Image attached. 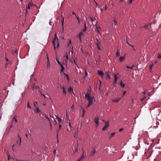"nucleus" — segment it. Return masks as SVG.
Masks as SVG:
<instances>
[{
	"mask_svg": "<svg viewBox=\"0 0 161 161\" xmlns=\"http://www.w3.org/2000/svg\"><path fill=\"white\" fill-rule=\"evenodd\" d=\"M97 73L98 75H99L100 76L102 77H103V73L102 71L98 70L97 71Z\"/></svg>",
	"mask_w": 161,
	"mask_h": 161,
	"instance_id": "9d476101",
	"label": "nucleus"
},
{
	"mask_svg": "<svg viewBox=\"0 0 161 161\" xmlns=\"http://www.w3.org/2000/svg\"><path fill=\"white\" fill-rule=\"evenodd\" d=\"M158 58H161V55H158L157 57Z\"/></svg>",
	"mask_w": 161,
	"mask_h": 161,
	"instance_id": "a19ab883",
	"label": "nucleus"
},
{
	"mask_svg": "<svg viewBox=\"0 0 161 161\" xmlns=\"http://www.w3.org/2000/svg\"><path fill=\"white\" fill-rule=\"evenodd\" d=\"M96 31H97V32H98L99 33H100V32H99V31L98 30H96Z\"/></svg>",
	"mask_w": 161,
	"mask_h": 161,
	"instance_id": "69168bd1",
	"label": "nucleus"
},
{
	"mask_svg": "<svg viewBox=\"0 0 161 161\" xmlns=\"http://www.w3.org/2000/svg\"><path fill=\"white\" fill-rule=\"evenodd\" d=\"M83 114H85V110L84 109H83Z\"/></svg>",
	"mask_w": 161,
	"mask_h": 161,
	"instance_id": "680f3d73",
	"label": "nucleus"
},
{
	"mask_svg": "<svg viewBox=\"0 0 161 161\" xmlns=\"http://www.w3.org/2000/svg\"><path fill=\"white\" fill-rule=\"evenodd\" d=\"M125 57L124 56L120 57L119 58V61L120 62H122L125 59Z\"/></svg>",
	"mask_w": 161,
	"mask_h": 161,
	"instance_id": "9b49d317",
	"label": "nucleus"
},
{
	"mask_svg": "<svg viewBox=\"0 0 161 161\" xmlns=\"http://www.w3.org/2000/svg\"><path fill=\"white\" fill-rule=\"evenodd\" d=\"M18 136L19 137V139L16 141L17 144L19 146H20L21 143V138L19 136V134H18Z\"/></svg>",
	"mask_w": 161,
	"mask_h": 161,
	"instance_id": "20e7f679",
	"label": "nucleus"
},
{
	"mask_svg": "<svg viewBox=\"0 0 161 161\" xmlns=\"http://www.w3.org/2000/svg\"><path fill=\"white\" fill-rule=\"evenodd\" d=\"M56 61H57V62L58 64H61V63L59 62V60H58L57 59H56Z\"/></svg>",
	"mask_w": 161,
	"mask_h": 161,
	"instance_id": "58836bf2",
	"label": "nucleus"
},
{
	"mask_svg": "<svg viewBox=\"0 0 161 161\" xmlns=\"http://www.w3.org/2000/svg\"><path fill=\"white\" fill-rule=\"evenodd\" d=\"M37 103V102H34V106L36 107V104Z\"/></svg>",
	"mask_w": 161,
	"mask_h": 161,
	"instance_id": "37998d69",
	"label": "nucleus"
},
{
	"mask_svg": "<svg viewBox=\"0 0 161 161\" xmlns=\"http://www.w3.org/2000/svg\"><path fill=\"white\" fill-rule=\"evenodd\" d=\"M76 17V19H77V20H78V23H80V22H79V16H75Z\"/></svg>",
	"mask_w": 161,
	"mask_h": 161,
	"instance_id": "f704fd0d",
	"label": "nucleus"
},
{
	"mask_svg": "<svg viewBox=\"0 0 161 161\" xmlns=\"http://www.w3.org/2000/svg\"><path fill=\"white\" fill-rule=\"evenodd\" d=\"M120 85L122 88H123L125 86V84L123 83L122 81H121L120 82Z\"/></svg>",
	"mask_w": 161,
	"mask_h": 161,
	"instance_id": "2eb2a0df",
	"label": "nucleus"
},
{
	"mask_svg": "<svg viewBox=\"0 0 161 161\" xmlns=\"http://www.w3.org/2000/svg\"><path fill=\"white\" fill-rule=\"evenodd\" d=\"M134 65H133V66L132 67H129L128 66H126V68H129V69H133V67H134Z\"/></svg>",
	"mask_w": 161,
	"mask_h": 161,
	"instance_id": "2f4dec72",
	"label": "nucleus"
},
{
	"mask_svg": "<svg viewBox=\"0 0 161 161\" xmlns=\"http://www.w3.org/2000/svg\"><path fill=\"white\" fill-rule=\"evenodd\" d=\"M132 1V0H129V2L130 3H131Z\"/></svg>",
	"mask_w": 161,
	"mask_h": 161,
	"instance_id": "6e6d98bb",
	"label": "nucleus"
},
{
	"mask_svg": "<svg viewBox=\"0 0 161 161\" xmlns=\"http://www.w3.org/2000/svg\"><path fill=\"white\" fill-rule=\"evenodd\" d=\"M115 134V133H112L111 134V137H113L114 135Z\"/></svg>",
	"mask_w": 161,
	"mask_h": 161,
	"instance_id": "c9c22d12",
	"label": "nucleus"
},
{
	"mask_svg": "<svg viewBox=\"0 0 161 161\" xmlns=\"http://www.w3.org/2000/svg\"><path fill=\"white\" fill-rule=\"evenodd\" d=\"M61 66V69L60 72L61 73L62 72H64V68L63 65L61 63V64H59Z\"/></svg>",
	"mask_w": 161,
	"mask_h": 161,
	"instance_id": "f8f14e48",
	"label": "nucleus"
},
{
	"mask_svg": "<svg viewBox=\"0 0 161 161\" xmlns=\"http://www.w3.org/2000/svg\"><path fill=\"white\" fill-rule=\"evenodd\" d=\"M117 82L115 81H114L113 82V84L115 86V84Z\"/></svg>",
	"mask_w": 161,
	"mask_h": 161,
	"instance_id": "79ce46f5",
	"label": "nucleus"
},
{
	"mask_svg": "<svg viewBox=\"0 0 161 161\" xmlns=\"http://www.w3.org/2000/svg\"><path fill=\"white\" fill-rule=\"evenodd\" d=\"M77 39L78 40H79L80 41V42H81V36H79V35H78L77 36Z\"/></svg>",
	"mask_w": 161,
	"mask_h": 161,
	"instance_id": "a878e982",
	"label": "nucleus"
},
{
	"mask_svg": "<svg viewBox=\"0 0 161 161\" xmlns=\"http://www.w3.org/2000/svg\"><path fill=\"white\" fill-rule=\"evenodd\" d=\"M95 122L97 124L96 126L97 127L99 122V118L98 117H96L95 119Z\"/></svg>",
	"mask_w": 161,
	"mask_h": 161,
	"instance_id": "6e6552de",
	"label": "nucleus"
},
{
	"mask_svg": "<svg viewBox=\"0 0 161 161\" xmlns=\"http://www.w3.org/2000/svg\"><path fill=\"white\" fill-rule=\"evenodd\" d=\"M61 89L63 90V93L64 96H65L66 94V92L65 90V89L64 87H61Z\"/></svg>",
	"mask_w": 161,
	"mask_h": 161,
	"instance_id": "1a4fd4ad",
	"label": "nucleus"
},
{
	"mask_svg": "<svg viewBox=\"0 0 161 161\" xmlns=\"http://www.w3.org/2000/svg\"><path fill=\"white\" fill-rule=\"evenodd\" d=\"M61 125L60 124V123H59V128H58V129L57 130V136H58V134L59 132V131L61 129Z\"/></svg>",
	"mask_w": 161,
	"mask_h": 161,
	"instance_id": "4468645a",
	"label": "nucleus"
},
{
	"mask_svg": "<svg viewBox=\"0 0 161 161\" xmlns=\"http://www.w3.org/2000/svg\"><path fill=\"white\" fill-rule=\"evenodd\" d=\"M30 5H31V3H30L29 4H28V8L29 9V8H30Z\"/></svg>",
	"mask_w": 161,
	"mask_h": 161,
	"instance_id": "4d7b16f0",
	"label": "nucleus"
},
{
	"mask_svg": "<svg viewBox=\"0 0 161 161\" xmlns=\"http://www.w3.org/2000/svg\"><path fill=\"white\" fill-rule=\"evenodd\" d=\"M49 123L50 124V127L51 128V129H52V125L51 123Z\"/></svg>",
	"mask_w": 161,
	"mask_h": 161,
	"instance_id": "052dcab7",
	"label": "nucleus"
},
{
	"mask_svg": "<svg viewBox=\"0 0 161 161\" xmlns=\"http://www.w3.org/2000/svg\"><path fill=\"white\" fill-rule=\"evenodd\" d=\"M114 81L117 82V80L118 78V77L117 76L116 74H114Z\"/></svg>",
	"mask_w": 161,
	"mask_h": 161,
	"instance_id": "dca6fc26",
	"label": "nucleus"
},
{
	"mask_svg": "<svg viewBox=\"0 0 161 161\" xmlns=\"http://www.w3.org/2000/svg\"><path fill=\"white\" fill-rule=\"evenodd\" d=\"M84 28H86V22H85L84 23Z\"/></svg>",
	"mask_w": 161,
	"mask_h": 161,
	"instance_id": "49530a36",
	"label": "nucleus"
},
{
	"mask_svg": "<svg viewBox=\"0 0 161 161\" xmlns=\"http://www.w3.org/2000/svg\"><path fill=\"white\" fill-rule=\"evenodd\" d=\"M69 129L68 128V127H67V130L68 131H70L72 130V129L71 127V123H70L69 122Z\"/></svg>",
	"mask_w": 161,
	"mask_h": 161,
	"instance_id": "aec40b11",
	"label": "nucleus"
},
{
	"mask_svg": "<svg viewBox=\"0 0 161 161\" xmlns=\"http://www.w3.org/2000/svg\"><path fill=\"white\" fill-rule=\"evenodd\" d=\"M120 99V97H117L114 99H113L112 100V101L113 102L117 103L119 101Z\"/></svg>",
	"mask_w": 161,
	"mask_h": 161,
	"instance_id": "39448f33",
	"label": "nucleus"
},
{
	"mask_svg": "<svg viewBox=\"0 0 161 161\" xmlns=\"http://www.w3.org/2000/svg\"><path fill=\"white\" fill-rule=\"evenodd\" d=\"M77 151V149H76L75 150V152H76Z\"/></svg>",
	"mask_w": 161,
	"mask_h": 161,
	"instance_id": "774afa93",
	"label": "nucleus"
},
{
	"mask_svg": "<svg viewBox=\"0 0 161 161\" xmlns=\"http://www.w3.org/2000/svg\"><path fill=\"white\" fill-rule=\"evenodd\" d=\"M58 40V37L57 36V35L56 34H55L54 37L53 39V44L54 47V49L55 50V43L56 42H57Z\"/></svg>",
	"mask_w": 161,
	"mask_h": 161,
	"instance_id": "f03ea898",
	"label": "nucleus"
},
{
	"mask_svg": "<svg viewBox=\"0 0 161 161\" xmlns=\"http://www.w3.org/2000/svg\"><path fill=\"white\" fill-rule=\"evenodd\" d=\"M90 19L92 22H93V19L92 17H90Z\"/></svg>",
	"mask_w": 161,
	"mask_h": 161,
	"instance_id": "bf43d9fd",
	"label": "nucleus"
},
{
	"mask_svg": "<svg viewBox=\"0 0 161 161\" xmlns=\"http://www.w3.org/2000/svg\"><path fill=\"white\" fill-rule=\"evenodd\" d=\"M56 151L55 150H54V151H53V153H55V152H56Z\"/></svg>",
	"mask_w": 161,
	"mask_h": 161,
	"instance_id": "338daca9",
	"label": "nucleus"
},
{
	"mask_svg": "<svg viewBox=\"0 0 161 161\" xmlns=\"http://www.w3.org/2000/svg\"><path fill=\"white\" fill-rule=\"evenodd\" d=\"M71 44V41L70 40H69V42L68 43V47H69V45Z\"/></svg>",
	"mask_w": 161,
	"mask_h": 161,
	"instance_id": "7c9ffc66",
	"label": "nucleus"
},
{
	"mask_svg": "<svg viewBox=\"0 0 161 161\" xmlns=\"http://www.w3.org/2000/svg\"><path fill=\"white\" fill-rule=\"evenodd\" d=\"M56 119L59 122V123H60V124H61V122L62 121L61 119L58 117H57Z\"/></svg>",
	"mask_w": 161,
	"mask_h": 161,
	"instance_id": "4be33fe9",
	"label": "nucleus"
},
{
	"mask_svg": "<svg viewBox=\"0 0 161 161\" xmlns=\"http://www.w3.org/2000/svg\"><path fill=\"white\" fill-rule=\"evenodd\" d=\"M123 130V128H120L119 130V132H120L121 131Z\"/></svg>",
	"mask_w": 161,
	"mask_h": 161,
	"instance_id": "13d9d810",
	"label": "nucleus"
},
{
	"mask_svg": "<svg viewBox=\"0 0 161 161\" xmlns=\"http://www.w3.org/2000/svg\"><path fill=\"white\" fill-rule=\"evenodd\" d=\"M78 35L81 36H82L84 35V33H83V31H81L80 32L79 34Z\"/></svg>",
	"mask_w": 161,
	"mask_h": 161,
	"instance_id": "c756f323",
	"label": "nucleus"
},
{
	"mask_svg": "<svg viewBox=\"0 0 161 161\" xmlns=\"http://www.w3.org/2000/svg\"><path fill=\"white\" fill-rule=\"evenodd\" d=\"M153 66H154L153 64H151L150 65V66L149 69H150V71L151 72V71H152V69L153 67Z\"/></svg>",
	"mask_w": 161,
	"mask_h": 161,
	"instance_id": "bb28decb",
	"label": "nucleus"
},
{
	"mask_svg": "<svg viewBox=\"0 0 161 161\" xmlns=\"http://www.w3.org/2000/svg\"><path fill=\"white\" fill-rule=\"evenodd\" d=\"M66 56H65L66 58V59H68V55H67V53H66Z\"/></svg>",
	"mask_w": 161,
	"mask_h": 161,
	"instance_id": "3c124183",
	"label": "nucleus"
},
{
	"mask_svg": "<svg viewBox=\"0 0 161 161\" xmlns=\"http://www.w3.org/2000/svg\"><path fill=\"white\" fill-rule=\"evenodd\" d=\"M49 25H51V26H53V23L52 22H51V21H50L49 22Z\"/></svg>",
	"mask_w": 161,
	"mask_h": 161,
	"instance_id": "473e14b6",
	"label": "nucleus"
},
{
	"mask_svg": "<svg viewBox=\"0 0 161 161\" xmlns=\"http://www.w3.org/2000/svg\"><path fill=\"white\" fill-rule=\"evenodd\" d=\"M62 19H61V25L63 26L64 23V18L62 17V15H61Z\"/></svg>",
	"mask_w": 161,
	"mask_h": 161,
	"instance_id": "f3484780",
	"label": "nucleus"
},
{
	"mask_svg": "<svg viewBox=\"0 0 161 161\" xmlns=\"http://www.w3.org/2000/svg\"><path fill=\"white\" fill-rule=\"evenodd\" d=\"M146 98V97H145L143 98H142L141 99L142 101H143L144 100H145V99Z\"/></svg>",
	"mask_w": 161,
	"mask_h": 161,
	"instance_id": "de8ad7c7",
	"label": "nucleus"
},
{
	"mask_svg": "<svg viewBox=\"0 0 161 161\" xmlns=\"http://www.w3.org/2000/svg\"><path fill=\"white\" fill-rule=\"evenodd\" d=\"M74 63H75V64L77 66V64H76V62L75 61V59H74Z\"/></svg>",
	"mask_w": 161,
	"mask_h": 161,
	"instance_id": "5fc2aeb1",
	"label": "nucleus"
},
{
	"mask_svg": "<svg viewBox=\"0 0 161 161\" xmlns=\"http://www.w3.org/2000/svg\"><path fill=\"white\" fill-rule=\"evenodd\" d=\"M86 98L88 100L89 103L87 105L86 108L89 107L92 104V101L94 99L93 97H90L89 94L87 93H86L85 95Z\"/></svg>",
	"mask_w": 161,
	"mask_h": 161,
	"instance_id": "f257e3e1",
	"label": "nucleus"
},
{
	"mask_svg": "<svg viewBox=\"0 0 161 161\" xmlns=\"http://www.w3.org/2000/svg\"><path fill=\"white\" fill-rule=\"evenodd\" d=\"M126 93V91H125L123 93V95L122 96V97H123L124 95Z\"/></svg>",
	"mask_w": 161,
	"mask_h": 161,
	"instance_id": "864d4df0",
	"label": "nucleus"
},
{
	"mask_svg": "<svg viewBox=\"0 0 161 161\" xmlns=\"http://www.w3.org/2000/svg\"><path fill=\"white\" fill-rule=\"evenodd\" d=\"M105 75L107 76L106 78L107 79V78H108L109 80H110V78L108 72H105Z\"/></svg>",
	"mask_w": 161,
	"mask_h": 161,
	"instance_id": "ddd939ff",
	"label": "nucleus"
},
{
	"mask_svg": "<svg viewBox=\"0 0 161 161\" xmlns=\"http://www.w3.org/2000/svg\"><path fill=\"white\" fill-rule=\"evenodd\" d=\"M63 74L65 75V77H66L67 80H69V77L68 75L67 74H65L64 72H63Z\"/></svg>",
	"mask_w": 161,
	"mask_h": 161,
	"instance_id": "b1692460",
	"label": "nucleus"
},
{
	"mask_svg": "<svg viewBox=\"0 0 161 161\" xmlns=\"http://www.w3.org/2000/svg\"><path fill=\"white\" fill-rule=\"evenodd\" d=\"M27 107L30 108H31V107L30 106L29 104V102H28V104H27Z\"/></svg>",
	"mask_w": 161,
	"mask_h": 161,
	"instance_id": "4c0bfd02",
	"label": "nucleus"
},
{
	"mask_svg": "<svg viewBox=\"0 0 161 161\" xmlns=\"http://www.w3.org/2000/svg\"><path fill=\"white\" fill-rule=\"evenodd\" d=\"M8 160H9L10 159L11 157H10V156H9V154H8Z\"/></svg>",
	"mask_w": 161,
	"mask_h": 161,
	"instance_id": "c03bdc74",
	"label": "nucleus"
},
{
	"mask_svg": "<svg viewBox=\"0 0 161 161\" xmlns=\"http://www.w3.org/2000/svg\"><path fill=\"white\" fill-rule=\"evenodd\" d=\"M13 127V124L12 123L10 125V126L9 128H7L6 130V132L7 134H8L9 133V131L10 130V129Z\"/></svg>",
	"mask_w": 161,
	"mask_h": 161,
	"instance_id": "0eeeda50",
	"label": "nucleus"
},
{
	"mask_svg": "<svg viewBox=\"0 0 161 161\" xmlns=\"http://www.w3.org/2000/svg\"><path fill=\"white\" fill-rule=\"evenodd\" d=\"M85 75L86 76H87L88 75V74L86 71H85Z\"/></svg>",
	"mask_w": 161,
	"mask_h": 161,
	"instance_id": "a18cd8bd",
	"label": "nucleus"
},
{
	"mask_svg": "<svg viewBox=\"0 0 161 161\" xmlns=\"http://www.w3.org/2000/svg\"><path fill=\"white\" fill-rule=\"evenodd\" d=\"M100 29V27H99V26H96V29L97 30H98V29Z\"/></svg>",
	"mask_w": 161,
	"mask_h": 161,
	"instance_id": "ea45409f",
	"label": "nucleus"
},
{
	"mask_svg": "<svg viewBox=\"0 0 161 161\" xmlns=\"http://www.w3.org/2000/svg\"><path fill=\"white\" fill-rule=\"evenodd\" d=\"M116 56V57H119L120 56V52L119 49H117Z\"/></svg>",
	"mask_w": 161,
	"mask_h": 161,
	"instance_id": "6ab92c4d",
	"label": "nucleus"
},
{
	"mask_svg": "<svg viewBox=\"0 0 161 161\" xmlns=\"http://www.w3.org/2000/svg\"><path fill=\"white\" fill-rule=\"evenodd\" d=\"M126 42H127V43L128 45H129V46H131V47H133V45H130L129 43H128L127 41H126Z\"/></svg>",
	"mask_w": 161,
	"mask_h": 161,
	"instance_id": "09e8293b",
	"label": "nucleus"
},
{
	"mask_svg": "<svg viewBox=\"0 0 161 161\" xmlns=\"http://www.w3.org/2000/svg\"><path fill=\"white\" fill-rule=\"evenodd\" d=\"M40 110L38 108H36V113H38L39 112H40Z\"/></svg>",
	"mask_w": 161,
	"mask_h": 161,
	"instance_id": "c85d7f7f",
	"label": "nucleus"
},
{
	"mask_svg": "<svg viewBox=\"0 0 161 161\" xmlns=\"http://www.w3.org/2000/svg\"><path fill=\"white\" fill-rule=\"evenodd\" d=\"M17 122V120L16 119V117H14L12 119V122H15L16 123Z\"/></svg>",
	"mask_w": 161,
	"mask_h": 161,
	"instance_id": "a211bd4d",
	"label": "nucleus"
},
{
	"mask_svg": "<svg viewBox=\"0 0 161 161\" xmlns=\"http://www.w3.org/2000/svg\"><path fill=\"white\" fill-rule=\"evenodd\" d=\"M49 66H50V64L48 63V64H47V66L48 67H49Z\"/></svg>",
	"mask_w": 161,
	"mask_h": 161,
	"instance_id": "0e129e2a",
	"label": "nucleus"
},
{
	"mask_svg": "<svg viewBox=\"0 0 161 161\" xmlns=\"http://www.w3.org/2000/svg\"><path fill=\"white\" fill-rule=\"evenodd\" d=\"M96 40L97 41L96 45L97 46V49L99 50H101V49L100 48V42L98 41V39H97Z\"/></svg>",
	"mask_w": 161,
	"mask_h": 161,
	"instance_id": "423d86ee",
	"label": "nucleus"
},
{
	"mask_svg": "<svg viewBox=\"0 0 161 161\" xmlns=\"http://www.w3.org/2000/svg\"><path fill=\"white\" fill-rule=\"evenodd\" d=\"M72 14L73 15H75V16H76V14H75V13L74 12H72Z\"/></svg>",
	"mask_w": 161,
	"mask_h": 161,
	"instance_id": "8fccbe9b",
	"label": "nucleus"
},
{
	"mask_svg": "<svg viewBox=\"0 0 161 161\" xmlns=\"http://www.w3.org/2000/svg\"><path fill=\"white\" fill-rule=\"evenodd\" d=\"M68 91L70 93H71L72 92L73 93V89L71 87H70L68 88Z\"/></svg>",
	"mask_w": 161,
	"mask_h": 161,
	"instance_id": "5701e85b",
	"label": "nucleus"
},
{
	"mask_svg": "<svg viewBox=\"0 0 161 161\" xmlns=\"http://www.w3.org/2000/svg\"><path fill=\"white\" fill-rule=\"evenodd\" d=\"M83 158V156H82L77 161H81V160Z\"/></svg>",
	"mask_w": 161,
	"mask_h": 161,
	"instance_id": "72a5a7b5",
	"label": "nucleus"
},
{
	"mask_svg": "<svg viewBox=\"0 0 161 161\" xmlns=\"http://www.w3.org/2000/svg\"><path fill=\"white\" fill-rule=\"evenodd\" d=\"M44 117L46 118V119L48 121L49 123H51V121L48 117H47L46 115H44Z\"/></svg>",
	"mask_w": 161,
	"mask_h": 161,
	"instance_id": "412c9836",
	"label": "nucleus"
},
{
	"mask_svg": "<svg viewBox=\"0 0 161 161\" xmlns=\"http://www.w3.org/2000/svg\"><path fill=\"white\" fill-rule=\"evenodd\" d=\"M95 153L96 151L94 149L91 152L90 154L91 156L93 155Z\"/></svg>",
	"mask_w": 161,
	"mask_h": 161,
	"instance_id": "393cba45",
	"label": "nucleus"
},
{
	"mask_svg": "<svg viewBox=\"0 0 161 161\" xmlns=\"http://www.w3.org/2000/svg\"><path fill=\"white\" fill-rule=\"evenodd\" d=\"M109 126V121L105 122V125L103 128H102L103 130H105L106 128Z\"/></svg>",
	"mask_w": 161,
	"mask_h": 161,
	"instance_id": "7ed1b4c3",
	"label": "nucleus"
},
{
	"mask_svg": "<svg viewBox=\"0 0 161 161\" xmlns=\"http://www.w3.org/2000/svg\"><path fill=\"white\" fill-rule=\"evenodd\" d=\"M101 81L99 80V88H100V86H101Z\"/></svg>",
	"mask_w": 161,
	"mask_h": 161,
	"instance_id": "603ef678",
	"label": "nucleus"
},
{
	"mask_svg": "<svg viewBox=\"0 0 161 161\" xmlns=\"http://www.w3.org/2000/svg\"><path fill=\"white\" fill-rule=\"evenodd\" d=\"M86 28H84V29H83L81 31H83V32H85L86 31Z\"/></svg>",
	"mask_w": 161,
	"mask_h": 161,
	"instance_id": "e433bc0d",
	"label": "nucleus"
},
{
	"mask_svg": "<svg viewBox=\"0 0 161 161\" xmlns=\"http://www.w3.org/2000/svg\"><path fill=\"white\" fill-rule=\"evenodd\" d=\"M56 42L57 43V48H58L59 46V42H58V40L57 42Z\"/></svg>",
	"mask_w": 161,
	"mask_h": 161,
	"instance_id": "cd10ccee",
	"label": "nucleus"
},
{
	"mask_svg": "<svg viewBox=\"0 0 161 161\" xmlns=\"http://www.w3.org/2000/svg\"><path fill=\"white\" fill-rule=\"evenodd\" d=\"M114 22L115 23V24H116V22L115 20H114Z\"/></svg>",
	"mask_w": 161,
	"mask_h": 161,
	"instance_id": "e2e57ef3",
	"label": "nucleus"
}]
</instances>
